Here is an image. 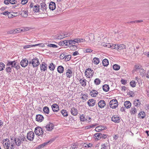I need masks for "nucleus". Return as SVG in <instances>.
<instances>
[{
    "label": "nucleus",
    "instance_id": "obj_1",
    "mask_svg": "<svg viewBox=\"0 0 149 149\" xmlns=\"http://www.w3.org/2000/svg\"><path fill=\"white\" fill-rule=\"evenodd\" d=\"M25 138L24 136H21L18 138H15L14 141L16 146H20L21 143L24 141Z\"/></svg>",
    "mask_w": 149,
    "mask_h": 149
},
{
    "label": "nucleus",
    "instance_id": "obj_2",
    "mask_svg": "<svg viewBox=\"0 0 149 149\" xmlns=\"http://www.w3.org/2000/svg\"><path fill=\"white\" fill-rule=\"evenodd\" d=\"M30 65H31L33 67H36L40 64V62L38 58L36 57L32 59V61L29 62Z\"/></svg>",
    "mask_w": 149,
    "mask_h": 149
},
{
    "label": "nucleus",
    "instance_id": "obj_3",
    "mask_svg": "<svg viewBox=\"0 0 149 149\" xmlns=\"http://www.w3.org/2000/svg\"><path fill=\"white\" fill-rule=\"evenodd\" d=\"M34 132L36 135L38 136H42L43 137H45V134H43V131L42 128L40 127H36L35 129Z\"/></svg>",
    "mask_w": 149,
    "mask_h": 149
},
{
    "label": "nucleus",
    "instance_id": "obj_4",
    "mask_svg": "<svg viewBox=\"0 0 149 149\" xmlns=\"http://www.w3.org/2000/svg\"><path fill=\"white\" fill-rule=\"evenodd\" d=\"M93 70L89 68L86 69L85 72L86 76L88 78L91 77L93 76Z\"/></svg>",
    "mask_w": 149,
    "mask_h": 149
},
{
    "label": "nucleus",
    "instance_id": "obj_5",
    "mask_svg": "<svg viewBox=\"0 0 149 149\" xmlns=\"http://www.w3.org/2000/svg\"><path fill=\"white\" fill-rule=\"evenodd\" d=\"M118 103L116 99L111 100L109 102L110 107L112 109H114L117 107Z\"/></svg>",
    "mask_w": 149,
    "mask_h": 149
},
{
    "label": "nucleus",
    "instance_id": "obj_6",
    "mask_svg": "<svg viewBox=\"0 0 149 149\" xmlns=\"http://www.w3.org/2000/svg\"><path fill=\"white\" fill-rule=\"evenodd\" d=\"M3 144L5 149H13V147L14 146V144H12L10 146V144L8 142H3Z\"/></svg>",
    "mask_w": 149,
    "mask_h": 149
},
{
    "label": "nucleus",
    "instance_id": "obj_7",
    "mask_svg": "<svg viewBox=\"0 0 149 149\" xmlns=\"http://www.w3.org/2000/svg\"><path fill=\"white\" fill-rule=\"evenodd\" d=\"M34 137V133L32 131H30L28 133L27 138L28 140L30 141H33Z\"/></svg>",
    "mask_w": 149,
    "mask_h": 149
},
{
    "label": "nucleus",
    "instance_id": "obj_8",
    "mask_svg": "<svg viewBox=\"0 0 149 149\" xmlns=\"http://www.w3.org/2000/svg\"><path fill=\"white\" fill-rule=\"evenodd\" d=\"M54 127V124L51 123H49V124L45 127L44 128H45L46 131H51L53 129Z\"/></svg>",
    "mask_w": 149,
    "mask_h": 149
},
{
    "label": "nucleus",
    "instance_id": "obj_9",
    "mask_svg": "<svg viewBox=\"0 0 149 149\" xmlns=\"http://www.w3.org/2000/svg\"><path fill=\"white\" fill-rule=\"evenodd\" d=\"M111 120L116 123H119L120 120V118L116 116H113L111 118Z\"/></svg>",
    "mask_w": 149,
    "mask_h": 149
},
{
    "label": "nucleus",
    "instance_id": "obj_10",
    "mask_svg": "<svg viewBox=\"0 0 149 149\" xmlns=\"http://www.w3.org/2000/svg\"><path fill=\"white\" fill-rule=\"evenodd\" d=\"M28 61L26 58L22 60L20 62V65L22 67H25L28 64Z\"/></svg>",
    "mask_w": 149,
    "mask_h": 149
},
{
    "label": "nucleus",
    "instance_id": "obj_11",
    "mask_svg": "<svg viewBox=\"0 0 149 149\" xmlns=\"http://www.w3.org/2000/svg\"><path fill=\"white\" fill-rule=\"evenodd\" d=\"M88 104L89 107H93L95 103V100L93 99H89L87 102Z\"/></svg>",
    "mask_w": 149,
    "mask_h": 149
},
{
    "label": "nucleus",
    "instance_id": "obj_12",
    "mask_svg": "<svg viewBox=\"0 0 149 149\" xmlns=\"http://www.w3.org/2000/svg\"><path fill=\"white\" fill-rule=\"evenodd\" d=\"M40 70L42 71H45L47 68V65L46 63H42L40 65Z\"/></svg>",
    "mask_w": 149,
    "mask_h": 149
},
{
    "label": "nucleus",
    "instance_id": "obj_13",
    "mask_svg": "<svg viewBox=\"0 0 149 149\" xmlns=\"http://www.w3.org/2000/svg\"><path fill=\"white\" fill-rule=\"evenodd\" d=\"M52 108L54 112H57L59 110L58 105L56 104H53L52 106Z\"/></svg>",
    "mask_w": 149,
    "mask_h": 149
},
{
    "label": "nucleus",
    "instance_id": "obj_14",
    "mask_svg": "<svg viewBox=\"0 0 149 149\" xmlns=\"http://www.w3.org/2000/svg\"><path fill=\"white\" fill-rule=\"evenodd\" d=\"M8 62L7 66H11V68H13V67H14L17 63V62L15 61H8Z\"/></svg>",
    "mask_w": 149,
    "mask_h": 149
},
{
    "label": "nucleus",
    "instance_id": "obj_15",
    "mask_svg": "<svg viewBox=\"0 0 149 149\" xmlns=\"http://www.w3.org/2000/svg\"><path fill=\"white\" fill-rule=\"evenodd\" d=\"M81 85L83 87H85L86 85L87 80L85 79L82 78L79 80Z\"/></svg>",
    "mask_w": 149,
    "mask_h": 149
},
{
    "label": "nucleus",
    "instance_id": "obj_16",
    "mask_svg": "<svg viewBox=\"0 0 149 149\" xmlns=\"http://www.w3.org/2000/svg\"><path fill=\"white\" fill-rule=\"evenodd\" d=\"M101 149H110V146L109 143H105L101 146Z\"/></svg>",
    "mask_w": 149,
    "mask_h": 149
},
{
    "label": "nucleus",
    "instance_id": "obj_17",
    "mask_svg": "<svg viewBox=\"0 0 149 149\" xmlns=\"http://www.w3.org/2000/svg\"><path fill=\"white\" fill-rule=\"evenodd\" d=\"M106 105L105 101L104 100H101L99 101L98 103V106L100 108H103Z\"/></svg>",
    "mask_w": 149,
    "mask_h": 149
},
{
    "label": "nucleus",
    "instance_id": "obj_18",
    "mask_svg": "<svg viewBox=\"0 0 149 149\" xmlns=\"http://www.w3.org/2000/svg\"><path fill=\"white\" fill-rule=\"evenodd\" d=\"M44 118L42 116L39 114L36 116V120L38 122H41L43 120Z\"/></svg>",
    "mask_w": 149,
    "mask_h": 149
},
{
    "label": "nucleus",
    "instance_id": "obj_19",
    "mask_svg": "<svg viewBox=\"0 0 149 149\" xmlns=\"http://www.w3.org/2000/svg\"><path fill=\"white\" fill-rule=\"evenodd\" d=\"M49 8L50 10H54L56 8L55 3L53 2H51L49 4Z\"/></svg>",
    "mask_w": 149,
    "mask_h": 149
},
{
    "label": "nucleus",
    "instance_id": "obj_20",
    "mask_svg": "<svg viewBox=\"0 0 149 149\" xmlns=\"http://www.w3.org/2000/svg\"><path fill=\"white\" fill-rule=\"evenodd\" d=\"M106 129V127L102 126H98L95 128V130L97 132H99L102 130Z\"/></svg>",
    "mask_w": 149,
    "mask_h": 149
},
{
    "label": "nucleus",
    "instance_id": "obj_21",
    "mask_svg": "<svg viewBox=\"0 0 149 149\" xmlns=\"http://www.w3.org/2000/svg\"><path fill=\"white\" fill-rule=\"evenodd\" d=\"M70 111L71 114L74 116H76L77 114L78 111L77 109L74 107L72 108Z\"/></svg>",
    "mask_w": 149,
    "mask_h": 149
},
{
    "label": "nucleus",
    "instance_id": "obj_22",
    "mask_svg": "<svg viewBox=\"0 0 149 149\" xmlns=\"http://www.w3.org/2000/svg\"><path fill=\"white\" fill-rule=\"evenodd\" d=\"M98 94V92L95 90H90V95L93 97L96 96Z\"/></svg>",
    "mask_w": 149,
    "mask_h": 149
},
{
    "label": "nucleus",
    "instance_id": "obj_23",
    "mask_svg": "<svg viewBox=\"0 0 149 149\" xmlns=\"http://www.w3.org/2000/svg\"><path fill=\"white\" fill-rule=\"evenodd\" d=\"M69 46H71L70 47V48L71 49H72V48L74 47H76V48L77 47L75 45H74V44H75V42L74 41V40H69Z\"/></svg>",
    "mask_w": 149,
    "mask_h": 149
},
{
    "label": "nucleus",
    "instance_id": "obj_24",
    "mask_svg": "<svg viewBox=\"0 0 149 149\" xmlns=\"http://www.w3.org/2000/svg\"><path fill=\"white\" fill-rule=\"evenodd\" d=\"M66 74L67 77L70 78L72 76V70L68 69L66 71Z\"/></svg>",
    "mask_w": 149,
    "mask_h": 149
},
{
    "label": "nucleus",
    "instance_id": "obj_25",
    "mask_svg": "<svg viewBox=\"0 0 149 149\" xmlns=\"http://www.w3.org/2000/svg\"><path fill=\"white\" fill-rule=\"evenodd\" d=\"M47 9V6L45 2H42L41 3V10H42V11L44 12Z\"/></svg>",
    "mask_w": 149,
    "mask_h": 149
},
{
    "label": "nucleus",
    "instance_id": "obj_26",
    "mask_svg": "<svg viewBox=\"0 0 149 149\" xmlns=\"http://www.w3.org/2000/svg\"><path fill=\"white\" fill-rule=\"evenodd\" d=\"M124 106L126 108L128 109L131 107V104L130 101H127L125 102Z\"/></svg>",
    "mask_w": 149,
    "mask_h": 149
},
{
    "label": "nucleus",
    "instance_id": "obj_27",
    "mask_svg": "<svg viewBox=\"0 0 149 149\" xmlns=\"http://www.w3.org/2000/svg\"><path fill=\"white\" fill-rule=\"evenodd\" d=\"M64 33H61L57 35L56 38L58 39L61 40L65 38Z\"/></svg>",
    "mask_w": 149,
    "mask_h": 149
},
{
    "label": "nucleus",
    "instance_id": "obj_28",
    "mask_svg": "<svg viewBox=\"0 0 149 149\" xmlns=\"http://www.w3.org/2000/svg\"><path fill=\"white\" fill-rule=\"evenodd\" d=\"M64 69L63 66H59L57 68V71L60 73H63L64 71Z\"/></svg>",
    "mask_w": 149,
    "mask_h": 149
},
{
    "label": "nucleus",
    "instance_id": "obj_29",
    "mask_svg": "<svg viewBox=\"0 0 149 149\" xmlns=\"http://www.w3.org/2000/svg\"><path fill=\"white\" fill-rule=\"evenodd\" d=\"M133 104L134 106L136 107H139L140 105V102L139 99L136 100L133 102Z\"/></svg>",
    "mask_w": 149,
    "mask_h": 149
},
{
    "label": "nucleus",
    "instance_id": "obj_30",
    "mask_svg": "<svg viewBox=\"0 0 149 149\" xmlns=\"http://www.w3.org/2000/svg\"><path fill=\"white\" fill-rule=\"evenodd\" d=\"M93 63L95 65H97L100 62V59L97 58L95 57L93 59Z\"/></svg>",
    "mask_w": 149,
    "mask_h": 149
},
{
    "label": "nucleus",
    "instance_id": "obj_31",
    "mask_svg": "<svg viewBox=\"0 0 149 149\" xmlns=\"http://www.w3.org/2000/svg\"><path fill=\"white\" fill-rule=\"evenodd\" d=\"M102 88L104 91L107 92L109 91V87L108 85L105 84L103 86Z\"/></svg>",
    "mask_w": 149,
    "mask_h": 149
},
{
    "label": "nucleus",
    "instance_id": "obj_32",
    "mask_svg": "<svg viewBox=\"0 0 149 149\" xmlns=\"http://www.w3.org/2000/svg\"><path fill=\"white\" fill-rule=\"evenodd\" d=\"M102 63L103 66H107L109 65V61L107 59H104L103 60Z\"/></svg>",
    "mask_w": 149,
    "mask_h": 149
},
{
    "label": "nucleus",
    "instance_id": "obj_33",
    "mask_svg": "<svg viewBox=\"0 0 149 149\" xmlns=\"http://www.w3.org/2000/svg\"><path fill=\"white\" fill-rule=\"evenodd\" d=\"M43 111L45 113L48 114L49 113V108L47 107H45L43 108Z\"/></svg>",
    "mask_w": 149,
    "mask_h": 149
},
{
    "label": "nucleus",
    "instance_id": "obj_34",
    "mask_svg": "<svg viewBox=\"0 0 149 149\" xmlns=\"http://www.w3.org/2000/svg\"><path fill=\"white\" fill-rule=\"evenodd\" d=\"M55 67V65L52 63H50V65L49 66V69L52 71L54 70Z\"/></svg>",
    "mask_w": 149,
    "mask_h": 149
},
{
    "label": "nucleus",
    "instance_id": "obj_35",
    "mask_svg": "<svg viewBox=\"0 0 149 149\" xmlns=\"http://www.w3.org/2000/svg\"><path fill=\"white\" fill-rule=\"evenodd\" d=\"M61 112L63 116H68L67 111L66 110L63 109L61 110Z\"/></svg>",
    "mask_w": 149,
    "mask_h": 149
},
{
    "label": "nucleus",
    "instance_id": "obj_36",
    "mask_svg": "<svg viewBox=\"0 0 149 149\" xmlns=\"http://www.w3.org/2000/svg\"><path fill=\"white\" fill-rule=\"evenodd\" d=\"M33 11L35 12H38L39 11V6L36 5H35L33 8Z\"/></svg>",
    "mask_w": 149,
    "mask_h": 149
},
{
    "label": "nucleus",
    "instance_id": "obj_37",
    "mask_svg": "<svg viewBox=\"0 0 149 149\" xmlns=\"http://www.w3.org/2000/svg\"><path fill=\"white\" fill-rule=\"evenodd\" d=\"M113 69L116 70H118L120 68V66L117 64H115L113 66Z\"/></svg>",
    "mask_w": 149,
    "mask_h": 149
},
{
    "label": "nucleus",
    "instance_id": "obj_38",
    "mask_svg": "<svg viewBox=\"0 0 149 149\" xmlns=\"http://www.w3.org/2000/svg\"><path fill=\"white\" fill-rule=\"evenodd\" d=\"M101 133H99L95 134L94 136L96 137V139H97V140H99L101 139Z\"/></svg>",
    "mask_w": 149,
    "mask_h": 149
},
{
    "label": "nucleus",
    "instance_id": "obj_39",
    "mask_svg": "<svg viewBox=\"0 0 149 149\" xmlns=\"http://www.w3.org/2000/svg\"><path fill=\"white\" fill-rule=\"evenodd\" d=\"M119 45L112 44V45H110L111 47H112V48L113 49H118V46Z\"/></svg>",
    "mask_w": 149,
    "mask_h": 149
},
{
    "label": "nucleus",
    "instance_id": "obj_40",
    "mask_svg": "<svg viewBox=\"0 0 149 149\" xmlns=\"http://www.w3.org/2000/svg\"><path fill=\"white\" fill-rule=\"evenodd\" d=\"M89 38L90 40L93 41L94 40V36L93 34L91 33L89 35Z\"/></svg>",
    "mask_w": 149,
    "mask_h": 149
},
{
    "label": "nucleus",
    "instance_id": "obj_41",
    "mask_svg": "<svg viewBox=\"0 0 149 149\" xmlns=\"http://www.w3.org/2000/svg\"><path fill=\"white\" fill-rule=\"evenodd\" d=\"M126 46L125 45L123 44H120L118 45V49H123L126 48Z\"/></svg>",
    "mask_w": 149,
    "mask_h": 149
},
{
    "label": "nucleus",
    "instance_id": "obj_42",
    "mask_svg": "<svg viewBox=\"0 0 149 149\" xmlns=\"http://www.w3.org/2000/svg\"><path fill=\"white\" fill-rule=\"evenodd\" d=\"M146 114L144 111H141L139 113V116L141 117V118H144Z\"/></svg>",
    "mask_w": 149,
    "mask_h": 149
},
{
    "label": "nucleus",
    "instance_id": "obj_43",
    "mask_svg": "<svg viewBox=\"0 0 149 149\" xmlns=\"http://www.w3.org/2000/svg\"><path fill=\"white\" fill-rule=\"evenodd\" d=\"M46 44L47 45V46L49 47H54V48H56V47H57V46L55 44H47V43H46Z\"/></svg>",
    "mask_w": 149,
    "mask_h": 149
},
{
    "label": "nucleus",
    "instance_id": "obj_44",
    "mask_svg": "<svg viewBox=\"0 0 149 149\" xmlns=\"http://www.w3.org/2000/svg\"><path fill=\"white\" fill-rule=\"evenodd\" d=\"M131 114H135L136 113V109L135 107L132 108L131 110Z\"/></svg>",
    "mask_w": 149,
    "mask_h": 149
},
{
    "label": "nucleus",
    "instance_id": "obj_45",
    "mask_svg": "<svg viewBox=\"0 0 149 149\" xmlns=\"http://www.w3.org/2000/svg\"><path fill=\"white\" fill-rule=\"evenodd\" d=\"M7 33L8 34H12L16 33L15 29L9 30L7 31Z\"/></svg>",
    "mask_w": 149,
    "mask_h": 149
},
{
    "label": "nucleus",
    "instance_id": "obj_46",
    "mask_svg": "<svg viewBox=\"0 0 149 149\" xmlns=\"http://www.w3.org/2000/svg\"><path fill=\"white\" fill-rule=\"evenodd\" d=\"M80 120L81 121H84L86 120V119L85 118L84 115L82 114V115L80 116Z\"/></svg>",
    "mask_w": 149,
    "mask_h": 149
},
{
    "label": "nucleus",
    "instance_id": "obj_47",
    "mask_svg": "<svg viewBox=\"0 0 149 149\" xmlns=\"http://www.w3.org/2000/svg\"><path fill=\"white\" fill-rule=\"evenodd\" d=\"M78 146L77 143H74L72 144L71 147L72 149H75V148H77L78 147Z\"/></svg>",
    "mask_w": 149,
    "mask_h": 149
},
{
    "label": "nucleus",
    "instance_id": "obj_48",
    "mask_svg": "<svg viewBox=\"0 0 149 149\" xmlns=\"http://www.w3.org/2000/svg\"><path fill=\"white\" fill-rule=\"evenodd\" d=\"M100 82V79L98 78L95 79L94 80V83L96 85L99 84Z\"/></svg>",
    "mask_w": 149,
    "mask_h": 149
},
{
    "label": "nucleus",
    "instance_id": "obj_49",
    "mask_svg": "<svg viewBox=\"0 0 149 149\" xmlns=\"http://www.w3.org/2000/svg\"><path fill=\"white\" fill-rule=\"evenodd\" d=\"M5 68V65L2 63H0V71L2 70Z\"/></svg>",
    "mask_w": 149,
    "mask_h": 149
},
{
    "label": "nucleus",
    "instance_id": "obj_50",
    "mask_svg": "<svg viewBox=\"0 0 149 149\" xmlns=\"http://www.w3.org/2000/svg\"><path fill=\"white\" fill-rule=\"evenodd\" d=\"M131 86L133 87H135L136 86V84L135 81H132L130 82V83Z\"/></svg>",
    "mask_w": 149,
    "mask_h": 149
},
{
    "label": "nucleus",
    "instance_id": "obj_51",
    "mask_svg": "<svg viewBox=\"0 0 149 149\" xmlns=\"http://www.w3.org/2000/svg\"><path fill=\"white\" fill-rule=\"evenodd\" d=\"M139 70L140 72V75L143 76L144 75V74L145 73V71L142 69H140Z\"/></svg>",
    "mask_w": 149,
    "mask_h": 149
},
{
    "label": "nucleus",
    "instance_id": "obj_52",
    "mask_svg": "<svg viewBox=\"0 0 149 149\" xmlns=\"http://www.w3.org/2000/svg\"><path fill=\"white\" fill-rule=\"evenodd\" d=\"M12 68H11V67L10 66H8V67H7L6 68V71L8 72H11V69Z\"/></svg>",
    "mask_w": 149,
    "mask_h": 149
},
{
    "label": "nucleus",
    "instance_id": "obj_53",
    "mask_svg": "<svg viewBox=\"0 0 149 149\" xmlns=\"http://www.w3.org/2000/svg\"><path fill=\"white\" fill-rule=\"evenodd\" d=\"M22 31L24 32L29 30L30 28L28 27H25L22 28Z\"/></svg>",
    "mask_w": 149,
    "mask_h": 149
},
{
    "label": "nucleus",
    "instance_id": "obj_54",
    "mask_svg": "<svg viewBox=\"0 0 149 149\" xmlns=\"http://www.w3.org/2000/svg\"><path fill=\"white\" fill-rule=\"evenodd\" d=\"M16 33H20L22 31V29L21 28H17L15 29Z\"/></svg>",
    "mask_w": 149,
    "mask_h": 149
},
{
    "label": "nucleus",
    "instance_id": "obj_55",
    "mask_svg": "<svg viewBox=\"0 0 149 149\" xmlns=\"http://www.w3.org/2000/svg\"><path fill=\"white\" fill-rule=\"evenodd\" d=\"M92 146V144L89 143L88 144H87L85 143L84 145V146L85 148H89L91 147Z\"/></svg>",
    "mask_w": 149,
    "mask_h": 149
},
{
    "label": "nucleus",
    "instance_id": "obj_56",
    "mask_svg": "<svg viewBox=\"0 0 149 149\" xmlns=\"http://www.w3.org/2000/svg\"><path fill=\"white\" fill-rule=\"evenodd\" d=\"M34 45H25V46H24V49H27V48H29V47H35V46H34Z\"/></svg>",
    "mask_w": 149,
    "mask_h": 149
},
{
    "label": "nucleus",
    "instance_id": "obj_57",
    "mask_svg": "<svg viewBox=\"0 0 149 149\" xmlns=\"http://www.w3.org/2000/svg\"><path fill=\"white\" fill-rule=\"evenodd\" d=\"M49 143V142L46 143H45L41 145H40L39 147V148H42L45 145L47 144V143Z\"/></svg>",
    "mask_w": 149,
    "mask_h": 149
},
{
    "label": "nucleus",
    "instance_id": "obj_58",
    "mask_svg": "<svg viewBox=\"0 0 149 149\" xmlns=\"http://www.w3.org/2000/svg\"><path fill=\"white\" fill-rule=\"evenodd\" d=\"M15 16V15L12 14V13L9 12L8 15V17L9 18H13Z\"/></svg>",
    "mask_w": 149,
    "mask_h": 149
},
{
    "label": "nucleus",
    "instance_id": "obj_59",
    "mask_svg": "<svg viewBox=\"0 0 149 149\" xmlns=\"http://www.w3.org/2000/svg\"><path fill=\"white\" fill-rule=\"evenodd\" d=\"M92 51L93 50L90 49H86L84 51V52L86 53H91Z\"/></svg>",
    "mask_w": 149,
    "mask_h": 149
},
{
    "label": "nucleus",
    "instance_id": "obj_60",
    "mask_svg": "<svg viewBox=\"0 0 149 149\" xmlns=\"http://www.w3.org/2000/svg\"><path fill=\"white\" fill-rule=\"evenodd\" d=\"M143 21L142 20H136L134 21L131 22H130L131 23H137L139 22H142Z\"/></svg>",
    "mask_w": 149,
    "mask_h": 149
},
{
    "label": "nucleus",
    "instance_id": "obj_61",
    "mask_svg": "<svg viewBox=\"0 0 149 149\" xmlns=\"http://www.w3.org/2000/svg\"><path fill=\"white\" fill-rule=\"evenodd\" d=\"M35 46H39L41 47H44V45L42 43H40L34 45Z\"/></svg>",
    "mask_w": 149,
    "mask_h": 149
},
{
    "label": "nucleus",
    "instance_id": "obj_62",
    "mask_svg": "<svg viewBox=\"0 0 149 149\" xmlns=\"http://www.w3.org/2000/svg\"><path fill=\"white\" fill-rule=\"evenodd\" d=\"M9 2L12 4H15L17 2L15 0H9Z\"/></svg>",
    "mask_w": 149,
    "mask_h": 149
},
{
    "label": "nucleus",
    "instance_id": "obj_63",
    "mask_svg": "<svg viewBox=\"0 0 149 149\" xmlns=\"http://www.w3.org/2000/svg\"><path fill=\"white\" fill-rule=\"evenodd\" d=\"M64 35H65V38L68 37V36H70L71 35V33H67L66 32H65L64 33Z\"/></svg>",
    "mask_w": 149,
    "mask_h": 149
},
{
    "label": "nucleus",
    "instance_id": "obj_64",
    "mask_svg": "<svg viewBox=\"0 0 149 149\" xmlns=\"http://www.w3.org/2000/svg\"><path fill=\"white\" fill-rule=\"evenodd\" d=\"M107 136V135L105 134H101V139H105Z\"/></svg>",
    "mask_w": 149,
    "mask_h": 149
}]
</instances>
